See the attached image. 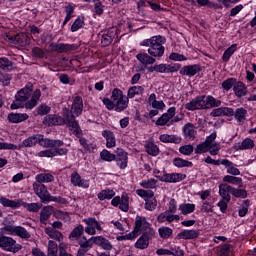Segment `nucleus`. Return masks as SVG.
Instances as JSON below:
<instances>
[{"instance_id": "nucleus-64", "label": "nucleus", "mask_w": 256, "mask_h": 256, "mask_svg": "<svg viewBox=\"0 0 256 256\" xmlns=\"http://www.w3.org/2000/svg\"><path fill=\"white\" fill-rule=\"evenodd\" d=\"M171 255L184 256L185 252L179 246H170Z\"/></svg>"}, {"instance_id": "nucleus-23", "label": "nucleus", "mask_w": 256, "mask_h": 256, "mask_svg": "<svg viewBox=\"0 0 256 256\" xmlns=\"http://www.w3.org/2000/svg\"><path fill=\"white\" fill-rule=\"evenodd\" d=\"M93 244L99 245V247H103V249H106L108 251L113 249L111 242H109V240H107L103 236L92 237V246H93Z\"/></svg>"}, {"instance_id": "nucleus-30", "label": "nucleus", "mask_w": 256, "mask_h": 256, "mask_svg": "<svg viewBox=\"0 0 256 256\" xmlns=\"http://www.w3.org/2000/svg\"><path fill=\"white\" fill-rule=\"evenodd\" d=\"M29 119V115L25 113H11L8 115V121L10 123H23V121H27Z\"/></svg>"}, {"instance_id": "nucleus-57", "label": "nucleus", "mask_w": 256, "mask_h": 256, "mask_svg": "<svg viewBox=\"0 0 256 256\" xmlns=\"http://www.w3.org/2000/svg\"><path fill=\"white\" fill-rule=\"evenodd\" d=\"M36 157H57V150L54 148L42 150L36 154Z\"/></svg>"}, {"instance_id": "nucleus-35", "label": "nucleus", "mask_w": 256, "mask_h": 256, "mask_svg": "<svg viewBox=\"0 0 256 256\" xmlns=\"http://www.w3.org/2000/svg\"><path fill=\"white\" fill-rule=\"evenodd\" d=\"M136 59H138L142 65H153L155 63V58H153V56H149L147 53L137 54Z\"/></svg>"}, {"instance_id": "nucleus-17", "label": "nucleus", "mask_w": 256, "mask_h": 256, "mask_svg": "<svg viewBox=\"0 0 256 256\" xmlns=\"http://www.w3.org/2000/svg\"><path fill=\"white\" fill-rule=\"evenodd\" d=\"M66 124L76 137H81V129L79 128V123L75 121V117L72 116L70 118L69 114H66Z\"/></svg>"}, {"instance_id": "nucleus-4", "label": "nucleus", "mask_w": 256, "mask_h": 256, "mask_svg": "<svg viewBox=\"0 0 256 256\" xmlns=\"http://www.w3.org/2000/svg\"><path fill=\"white\" fill-rule=\"evenodd\" d=\"M143 231H147L149 235H155V231L151 229V224L147 222V218L143 216H137L135 219L134 231L125 235L124 239L126 240L135 239V237L139 236V233Z\"/></svg>"}, {"instance_id": "nucleus-31", "label": "nucleus", "mask_w": 256, "mask_h": 256, "mask_svg": "<svg viewBox=\"0 0 256 256\" xmlns=\"http://www.w3.org/2000/svg\"><path fill=\"white\" fill-rule=\"evenodd\" d=\"M199 237V231L197 230H183L177 234V239H197Z\"/></svg>"}, {"instance_id": "nucleus-18", "label": "nucleus", "mask_w": 256, "mask_h": 256, "mask_svg": "<svg viewBox=\"0 0 256 256\" xmlns=\"http://www.w3.org/2000/svg\"><path fill=\"white\" fill-rule=\"evenodd\" d=\"M41 147H46V148H54L57 149V147H63V141L61 140H53L49 138H43L38 142Z\"/></svg>"}, {"instance_id": "nucleus-55", "label": "nucleus", "mask_w": 256, "mask_h": 256, "mask_svg": "<svg viewBox=\"0 0 256 256\" xmlns=\"http://www.w3.org/2000/svg\"><path fill=\"white\" fill-rule=\"evenodd\" d=\"M173 165L175 167L181 168V167H193V162H189L187 160H184L182 158H175L173 160Z\"/></svg>"}, {"instance_id": "nucleus-49", "label": "nucleus", "mask_w": 256, "mask_h": 256, "mask_svg": "<svg viewBox=\"0 0 256 256\" xmlns=\"http://www.w3.org/2000/svg\"><path fill=\"white\" fill-rule=\"evenodd\" d=\"M158 233L161 237V239H169L171 235H173V229L167 227V226H162L158 229Z\"/></svg>"}, {"instance_id": "nucleus-28", "label": "nucleus", "mask_w": 256, "mask_h": 256, "mask_svg": "<svg viewBox=\"0 0 256 256\" xmlns=\"http://www.w3.org/2000/svg\"><path fill=\"white\" fill-rule=\"evenodd\" d=\"M233 91L236 97H245V95H247V86H245V84L241 81H236Z\"/></svg>"}, {"instance_id": "nucleus-53", "label": "nucleus", "mask_w": 256, "mask_h": 256, "mask_svg": "<svg viewBox=\"0 0 256 256\" xmlns=\"http://www.w3.org/2000/svg\"><path fill=\"white\" fill-rule=\"evenodd\" d=\"M83 25H85V17L79 16L71 26L72 33H75V31H79V29H81Z\"/></svg>"}, {"instance_id": "nucleus-51", "label": "nucleus", "mask_w": 256, "mask_h": 256, "mask_svg": "<svg viewBox=\"0 0 256 256\" xmlns=\"http://www.w3.org/2000/svg\"><path fill=\"white\" fill-rule=\"evenodd\" d=\"M21 207H25V209H27L28 211H30L32 213H37V211H39V209H41V204H39V203H27V202H24L22 200Z\"/></svg>"}, {"instance_id": "nucleus-48", "label": "nucleus", "mask_w": 256, "mask_h": 256, "mask_svg": "<svg viewBox=\"0 0 256 256\" xmlns=\"http://www.w3.org/2000/svg\"><path fill=\"white\" fill-rule=\"evenodd\" d=\"M53 213V207L46 206L42 209L40 214V221L41 223H45L51 217V214Z\"/></svg>"}, {"instance_id": "nucleus-54", "label": "nucleus", "mask_w": 256, "mask_h": 256, "mask_svg": "<svg viewBox=\"0 0 256 256\" xmlns=\"http://www.w3.org/2000/svg\"><path fill=\"white\" fill-rule=\"evenodd\" d=\"M59 252V246L55 241L49 240L48 241V256H57Z\"/></svg>"}, {"instance_id": "nucleus-47", "label": "nucleus", "mask_w": 256, "mask_h": 256, "mask_svg": "<svg viewBox=\"0 0 256 256\" xmlns=\"http://www.w3.org/2000/svg\"><path fill=\"white\" fill-rule=\"evenodd\" d=\"M233 115L238 123H243L247 117V111L245 108H237Z\"/></svg>"}, {"instance_id": "nucleus-56", "label": "nucleus", "mask_w": 256, "mask_h": 256, "mask_svg": "<svg viewBox=\"0 0 256 256\" xmlns=\"http://www.w3.org/2000/svg\"><path fill=\"white\" fill-rule=\"evenodd\" d=\"M100 157L103 161H108L109 163L111 161H115L116 159V155L109 152V150L107 149L102 150V152L100 153Z\"/></svg>"}, {"instance_id": "nucleus-19", "label": "nucleus", "mask_w": 256, "mask_h": 256, "mask_svg": "<svg viewBox=\"0 0 256 256\" xmlns=\"http://www.w3.org/2000/svg\"><path fill=\"white\" fill-rule=\"evenodd\" d=\"M199 71H201V67L199 65H188L180 69V75H186V77H195V74Z\"/></svg>"}, {"instance_id": "nucleus-16", "label": "nucleus", "mask_w": 256, "mask_h": 256, "mask_svg": "<svg viewBox=\"0 0 256 256\" xmlns=\"http://www.w3.org/2000/svg\"><path fill=\"white\" fill-rule=\"evenodd\" d=\"M183 175L177 174V173H172V174H163L162 176H157V179L159 181H162L164 183H179V181L183 180Z\"/></svg>"}, {"instance_id": "nucleus-37", "label": "nucleus", "mask_w": 256, "mask_h": 256, "mask_svg": "<svg viewBox=\"0 0 256 256\" xmlns=\"http://www.w3.org/2000/svg\"><path fill=\"white\" fill-rule=\"evenodd\" d=\"M149 234H143L135 243L136 249H147L149 247Z\"/></svg>"}, {"instance_id": "nucleus-27", "label": "nucleus", "mask_w": 256, "mask_h": 256, "mask_svg": "<svg viewBox=\"0 0 256 256\" xmlns=\"http://www.w3.org/2000/svg\"><path fill=\"white\" fill-rule=\"evenodd\" d=\"M41 139H42L41 134L32 135V136L26 138L25 140H23L20 147H34V145H37V143H39V141H41Z\"/></svg>"}, {"instance_id": "nucleus-9", "label": "nucleus", "mask_w": 256, "mask_h": 256, "mask_svg": "<svg viewBox=\"0 0 256 256\" xmlns=\"http://www.w3.org/2000/svg\"><path fill=\"white\" fill-rule=\"evenodd\" d=\"M0 247L4 249V251H9L10 253L21 251V244H18L15 239L9 236H0Z\"/></svg>"}, {"instance_id": "nucleus-43", "label": "nucleus", "mask_w": 256, "mask_h": 256, "mask_svg": "<svg viewBox=\"0 0 256 256\" xmlns=\"http://www.w3.org/2000/svg\"><path fill=\"white\" fill-rule=\"evenodd\" d=\"M237 51V44H232L230 47H228L222 56V61L224 63H227L231 59V56Z\"/></svg>"}, {"instance_id": "nucleus-13", "label": "nucleus", "mask_w": 256, "mask_h": 256, "mask_svg": "<svg viewBox=\"0 0 256 256\" xmlns=\"http://www.w3.org/2000/svg\"><path fill=\"white\" fill-rule=\"evenodd\" d=\"M175 117V107H171L167 110L166 113L162 114L156 121V125L158 127H163L171 121Z\"/></svg>"}, {"instance_id": "nucleus-63", "label": "nucleus", "mask_w": 256, "mask_h": 256, "mask_svg": "<svg viewBox=\"0 0 256 256\" xmlns=\"http://www.w3.org/2000/svg\"><path fill=\"white\" fill-rule=\"evenodd\" d=\"M169 59L171 61H187V58L185 57V55L177 53V52H172L169 55Z\"/></svg>"}, {"instance_id": "nucleus-20", "label": "nucleus", "mask_w": 256, "mask_h": 256, "mask_svg": "<svg viewBox=\"0 0 256 256\" xmlns=\"http://www.w3.org/2000/svg\"><path fill=\"white\" fill-rule=\"evenodd\" d=\"M183 133L187 141H195V137H197V130H195V126L191 123H187L183 127Z\"/></svg>"}, {"instance_id": "nucleus-26", "label": "nucleus", "mask_w": 256, "mask_h": 256, "mask_svg": "<svg viewBox=\"0 0 256 256\" xmlns=\"http://www.w3.org/2000/svg\"><path fill=\"white\" fill-rule=\"evenodd\" d=\"M39 99H41V90L36 89L33 92L30 101L26 102L25 104L26 109H34V107H37V103H39Z\"/></svg>"}, {"instance_id": "nucleus-15", "label": "nucleus", "mask_w": 256, "mask_h": 256, "mask_svg": "<svg viewBox=\"0 0 256 256\" xmlns=\"http://www.w3.org/2000/svg\"><path fill=\"white\" fill-rule=\"evenodd\" d=\"M83 113V98L76 96L71 107L72 117H79Z\"/></svg>"}, {"instance_id": "nucleus-12", "label": "nucleus", "mask_w": 256, "mask_h": 256, "mask_svg": "<svg viewBox=\"0 0 256 256\" xmlns=\"http://www.w3.org/2000/svg\"><path fill=\"white\" fill-rule=\"evenodd\" d=\"M181 219V216L173 213V212H168L164 211L162 212L158 217L157 221L158 223H173L175 221L178 223V221Z\"/></svg>"}, {"instance_id": "nucleus-46", "label": "nucleus", "mask_w": 256, "mask_h": 256, "mask_svg": "<svg viewBox=\"0 0 256 256\" xmlns=\"http://www.w3.org/2000/svg\"><path fill=\"white\" fill-rule=\"evenodd\" d=\"M83 231H85L83 225H78L76 228H74L69 235L70 241H75V239H79L81 235H83Z\"/></svg>"}, {"instance_id": "nucleus-41", "label": "nucleus", "mask_w": 256, "mask_h": 256, "mask_svg": "<svg viewBox=\"0 0 256 256\" xmlns=\"http://www.w3.org/2000/svg\"><path fill=\"white\" fill-rule=\"evenodd\" d=\"M158 181L155 178L144 179L140 182V187L143 189H156Z\"/></svg>"}, {"instance_id": "nucleus-61", "label": "nucleus", "mask_w": 256, "mask_h": 256, "mask_svg": "<svg viewBox=\"0 0 256 256\" xmlns=\"http://www.w3.org/2000/svg\"><path fill=\"white\" fill-rule=\"evenodd\" d=\"M232 195L234 197H240L241 199H245V197H247V191H245V189H237L235 187H232Z\"/></svg>"}, {"instance_id": "nucleus-1", "label": "nucleus", "mask_w": 256, "mask_h": 256, "mask_svg": "<svg viewBox=\"0 0 256 256\" xmlns=\"http://www.w3.org/2000/svg\"><path fill=\"white\" fill-rule=\"evenodd\" d=\"M100 201L111 200L112 207H119L120 211L127 213L129 211V194L123 192L121 196L115 197V192L112 189H104L97 195Z\"/></svg>"}, {"instance_id": "nucleus-44", "label": "nucleus", "mask_w": 256, "mask_h": 256, "mask_svg": "<svg viewBox=\"0 0 256 256\" xmlns=\"http://www.w3.org/2000/svg\"><path fill=\"white\" fill-rule=\"evenodd\" d=\"M54 177L53 175L49 174V173H41V174H37L35 177V180L37 181L36 183H51V181H53Z\"/></svg>"}, {"instance_id": "nucleus-40", "label": "nucleus", "mask_w": 256, "mask_h": 256, "mask_svg": "<svg viewBox=\"0 0 256 256\" xmlns=\"http://www.w3.org/2000/svg\"><path fill=\"white\" fill-rule=\"evenodd\" d=\"M179 211L182 215H191L195 211V204L191 203H182L179 205Z\"/></svg>"}, {"instance_id": "nucleus-21", "label": "nucleus", "mask_w": 256, "mask_h": 256, "mask_svg": "<svg viewBox=\"0 0 256 256\" xmlns=\"http://www.w3.org/2000/svg\"><path fill=\"white\" fill-rule=\"evenodd\" d=\"M234 114H235V111H233V108H229V107L216 108L210 113L211 117H222V115L233 117Z\"/></svg>"}, {"instance_id": "nucleus-34", "label": "nucleus", "mask_w": 256, "mask_h": 256, "mask_svg": "<svg viewBox=\"0 0 256 256\" xmlns=\"http://www.w3.org/2000/svg\"><path fill=\"white\" fill-rule=\"evenodd\" d=\"M255 147V141L251 138H246L242 142L236 144V149L240 151H245L247 149H253Z\"/></svg>"}, {"instance_id": "nucleus-42", "label": "nucleus", "mask_w": 256, "mask_h": 256, "mask_svg": "<svg viewBox=\"0 0 256 256\" xmlns=\"http://www.w3.org/2000/svg\"><path fill=\"white\" fill-rule=\"evenodd\" d=\"M115 32H108L107 34H103L101 38L102 47H107L113 43V39H115Z\"/></svg>"}, {"instance_id": "nucleus-25", "label": "nucleus", "mask_w": 256, "mask_h": 256, "mask_svg": "<svg viewBox=\"0 0 256 256\" xmlns=\"http://www.w3.org/2000/svg\"><path fill=\"white\" fill-rule=\"evenodd\" d=\"M0 203L3 207H10L11 209H19L22 204V199L9 200L5 197H0Z\"/></svg>"}, {"instance_id": "nucleus-24", "label": "nucleus", "mask_w": 256, "mask_h": 256, "mask_svg": "<svg viewBox=\"0 0 256 256\" xmlns=\"http://www.w3.org/2000/svg\"><path fill=\"white\" fill-rule=\"evenodd\" d=\"M67 113L64 114V118L58 115H49L47 117L48 125H67Z\"/></svg>"}, {"instance_id": "nucleus-5", "label": "nucleus", "mask_w": 256, "mask_h": 256, "mask_svg": "<svg viewBox=\"0 0 256 256\" xmlns=\"http://www.w3.org/2000/svg\"><path fill=\"white\" fill-rule=\"evenodd\" d=\"M33 191L36 193L37 197L42 201V203H49L51 201L58 202V203H67V200L65 198H57L51 196L49 193V190H47V186L43 184H39L35 182L33 184Z\"/></svg>"}, {"instance_id": "nucleus-11", "label": "nucleus", "mask_w": 256, "mask_h": 256, "mask_svg": "<svg viewBox=\"0 0 256 256\" xmlns=\"http://www.w3.org/2000/svg\"><path fill=\"white\" fill-rule=\"evenodd\" d=\"M71 183L74 187H81L82 189H89V179L81 178V175L77 172L71 174Z\"/></svg>"}, {"instance_id": "nucleus-14", "label": "nucleus", "mask_w": 256, "mask_h": 256, "mask_svg": "<svg viewBox=\"0 0 256 256\" xmlns=\"http://www.w3.org/2000/svg\"><path fill=\"white\" fill-rule=\"evenodd\" d=\"M128 156L127 152L121 148H117L116 150V163L120 169H126L127 168V163H128Z\"/></svg>"}, {"instance_id": "nucleus-22", "label": "nucleus", "mask_w": 256, "mask_h": 256, "mask_svg": "<svg viewBox=\"0 0 256 256\" xmlns=\"http://www.w3.org/2000/svg\"><path fill=\"white\" fill-rule=\"evenodd\" d=\"M233 193V186H229L228 184H220L219 185V195L222 199L226 201H231V195Z\"/></svg>"}, {"instance_id": "nucleus-36", "label": "nucleus", "mask_w": 256, "mask_h": 256, "mask_svg": "<svg viewBox=\"0 0 256 256\" xmlns=\"http://www.w3.org/2000/svg\"><path fill=\"white\" fill-rule=\"evenodd\" d=\"M102 136L106 139V147L108 149L115 147L116 142L115 135L113 134V132L105 130L102 132Z\"/></svg>"}, {"instance_id": "nucleus-60", "label": "nucleus", "mask_w": 256, "mask_h": 256, "mask_svg": "<svg viewBox=\"0 0 256 256\" xmlns=\"http://www.w3.org/2000/svg\"><path fill=\"white\" fill-rule=\"evenodd\" d=\"M235 83H237V79L229 78L222 83V88L224 89V91H229V89L235 87Z\"/></svg>"}, {"instance_id": "nucleus-62", "label": "nucleus", "mask_w": 256, "mask_h": 256, "mask_svg": "<svg viewBox=\"0 0 256 256\" xmlns=\"http://www.w3.org/2000/svg\"><path fill=\"white\" fill-rule=\"evenodd\" d=\"M193 151H194V148H193V145L191 144L184 145L179 148V153H181L182 155H191Z\"/></svg>"}, {"instance_id": "nucleus-45", "label": "nucleus", "mask_w": 256, "mask_h": 256, "mask_svg": "<svg viewBox=\"0 0 256 256\" xmlns=\"http://www.w3.org/2000/svg\"><path fill=\"white\" fill-rule=\"evenodd\" d=\"M223 181L224 183H231V185H238V187H241V185H243V179L231 175L224 176Z\"/></svg>"}, {"instance_id": "nucleus-33", "label": "nucleus", "mask_w": 256, "mask_h": 256, "mask_svg": "<svg viewBox=\"0 0 256 256\" xmlns=\"http://www.w3.org/2000/svg\"><path fill=\"white\" fill-rule=\"evenodd\" d=\"M159 141L162 143H175L176 145L181 143V137L177 135L161 134Z\"/></svg>"}, {"instance_id": "nucleus-29", "label": "nucleus", "mask_w": 256, "mask_h": 256, "mask_svg": "<svg viewBox=\"0 0 256 256\" xmlns=\"http://www.w3.org/2000/svg\"><path fill=\"white\" fill-rule=\"evenodd\" d=\"M221 165H224V167H226L227 169V173L229 175H241V171H239V169L237 167H235V164H233V162L225 159L221 161Z\"/></svg>"}, {"instance_id": "nucleus-6", "label": "nucleus", "mask_w": 256, "mask_h": 256, "mask_svg": "<svg viewBox=\"0 0 256 256\" xmlns=\"http://www.w3.org/2000/svg\"><path fill=\"white\" fill-rule=\"evenodd\" d=\"M33 92V84L28 83L24 88H22L20 91L16 94V100L11 104V109H21L23 107L22 103H25L29 97H31Z\"/></svg>"}, {"instance_id": "nucleus-3", "label": "nucleus", "mask_w": 256, "mask_h": 256, "mask_svg": "<svg viewBox=\"0 0 256 256\" xmlns=\"http://www.w3.org/2000/svg\"><path fill=\"white\" fill-rule=\"evenodd\" d=\"M165 38L162 36H152L140 42L141 47H148V53L151 57H163L165 55Z\"/></svg>"}, {"instance_id": "nucleus-32", "label": "nucleus", "mask_w": 256, "mask_h": 256, "mask_svg": "<svg viewBox=\"0 0 256 256\" xmlns=\"http://www.w3.org/2000/svg\"><path fill=\"white\" fill-rule=\"evenodd\" d=\"M45 233L50 239H55V241L59 242L63 241V234L51 226L45 228Z\"/></svg>"}, {"instance_id": "nucleus-7", "label": "nucleus", "mask_w": 256, "mask_h": 256, "mask_svg": "<svg viewBox=\"0 0 256 256\" xmlns=\"http://www.w3.org/2000/svg\"><path fill=\"white\" fill-rule=\"evenodd\" d=\"M111 99L116 104L117 113L125 111V109L129 106V98L123 95V91L118 88L113 89Z\"/></svg>"}, {"instance_id": "nucleus-52", "label": "nucleus", "mask_w": 256, "mask_h": 256, "mask_svg": "<svg viewBox=\"0 0 256 256\" xmlns=\"http://www.w3.org/2000/svg\"><path fill=\"white\" fill-rule=\"evenodd\" d=\"M78 245L80 247H84L85 249H91L93 247V237L90 239H87V237L82 236L78 239Z\"/></svg>"}, {"instance_id": "nucleus-2", "label": "nucleus", "mask_w": 256, "mask_h": 256, "mask_svg": "<svg viewBox=\"0 0 256 256\" xmlns=\"http://www.w3.org/2000/svg\"><path fill=\"white\" fill-rule=\"evenodd\" d=\"M220 105L221 100L215 99L211 95H202L185 104V109L188 111H197L201 109H213V107H219Z\"/></svg>"}, {"instance_id": "nucleus-38", "label": "nucleus", "mask_w": 256, "mask_h": 256, "mask_svg": "<svg viewBox=\"0 0 256 256\" xmlns=\"http://www.w3.org/2000/svg\"><path fill=\"white\" fill-rule=\"evenodd\" d=\"M145 86H133L128 89V99H133L136 95H143Z\"/></svg>"}, {"instance_id": "nucleus-10", "label": "nucleus", "mask_w": 256, "mask_h": 256, "mask_svg": "<svg viewBox=\"0 0 256 256\" xmlns=\"http://www.w3.org/2000/svg\"><path fill=\"white\" fill-rule=\"evenodd\" d=\"M83 223L86 225L84 231L87 235H97V231H103L101 222L97 221L94 217L83 219Z\"/></svg>"}, {"instance_id": "nucleus-8", "label": "nucleus", "mask_w": 256, "mask_h": 256, "mask_svg": "<svg viewBox=\"0 0 256 256\" xmlns=\"http://www.w3.org/2000/svg\"><path fill=\"white\" fill-rule=\"evenodd\" d=\"M136 195L138 197H141L146 201L145 203V209L147 211H154L157 207V200L154 198L155 193L151 190H143V189H138L136 190Z\"/></svg>"}, {"instance_id": "nucleus-39", "label": "nucleus", "mask_w": 256, "mask_h": 256, "mask_svg": "<svg viewBox=\"0 0 256 256\" xmlns=\"http://www.w3.org/2000/svg\"><path fill=\"white\" fill-rule=\"evenodd\" d=\"M15 41L18 45H21V47H26V45L31 43V38L25 33H20L15 36Z\"/></svg>"}, {"instance_id": "nucleus-58", "label": "nucleus", "mask_w": 256, "mask_h": 256, "mask_svg": "<svg viewBox=\"0 0 256 256\" xmlns=\"http://www.w3.org/2000/svg\"><path fill=\"white\" fill-rule=\"evenodd\" d=\"M16 236L20 237L21 239H29L31 237V234L22 226H17L16 229Z\"/></svg>"}, {"instance_id": "nucleus-59", "label": "nucleus", "mask_w": 256, "mask_h": 256, "mask_svg": "<svg viewBox=\"0 0 256 256\" xmlns=\"http://www.w3.org/2000/svg\"><path fill=\"white\" fill-rule=\"evenodd\" d=\"M17 227L15 225H7L4 228H2V233H4L5 235H17Z\"/></svg>"}, {"instance_id": "nucleus-50", "label": "nucleus", "mask_w": 256, "mask_h": 256, "mask_svg": "<svg viewBox=\"0 0 256 256\" xmlns=\"http://www.w3.org/2000/svg\"><path fill=\"white\" fill-rule=\"evenodd\" d=\"M146 152L148 155H152L153 157H157L159 155V146L155 145L153 142H149L146 145Z\"/></svg>"}]
</instances>
